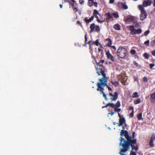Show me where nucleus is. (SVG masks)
Listing matches in <instances>:
<instances>
[{
  "label": "nucleus",
  "mask_w": 155,
  "mask_h": 155,
  "mask_svg": "<svg viewBox=\"0 0 155 155\" xmlns=\"http://www.w3.org/2000/svg\"><path fill=\"white\" fill-rule=\"evenodd\" d=\"M120 135L121 136H124L127 140H126L124 138L120 137V142L119 144L120 146H121V145L123 144L131 145L132 150H135L136 151L138 150V147L137 144V139H132V137L129 135V133L127 130H121Z\"/></svg>",
  "instance_id": "obj_1"
},
{
  "label": "nucleus",
  "mask_w": 155,
  "mask_h": 155,
  "mask_svg": "<svg viewBox=\"0 0 155 155\" xmlns=\"http://www.w3.org/2000/svg\"><path fill=\"white\" fill-rule=\"evenodd\" d=\"M104 61V60H101L98 62H96V65L95 66L96 73L99 76L102 75L103 77L102 78H104V79L107 78L105 73V68L103 64Z\"/></svg>",
  "instance_id": "obj_2"
},
{
  "label": "nucleus",
  "mask_w": 155,
  "mask_h": 155,
  "mask_svg": "<svg viewBox=\"0 0 155 155\" xmlns=\"http://www.w3.org/2000/svg\"><path fill=\"white\" fill-rule=\"evenodd\" d=\"M107 78L104 79L101 78L99 79V81L97 84V91H98L101 92L100 94H103V97L106 100H107L108 99L107 97V95L104 92V87L106 85V83L107 82Z\"/></svg>",
  "instance_id": "obj_3"
},
{
  "label": "nucleus",
  "mask_w": 155,
  "mask_h": 155,
  "mask_svg": "<svg viewBox=\"0 0 155 155\" xmlns=\"http://www.w3.org/2000/svg\"><path fill=\"white\" fill-rule=\"evenodd\" d=\"M117 54L119 58L123 59L127 55V51L125 48L120 46L117 49Z\"/></svg>",
  "instance_id": "obj_4"
},
{
  "label": "nucleus",
  "mask_w": 155,
  "mask_h": 155,
  "mask_svg": "<svg viewBox=\"0 0 155 155\" xmlns=\"http://www.w3.org/2000/svg\"><path fill=\"white\" fill-rule=\"evenodd\" d=\"M143 5H139L138 7L139 10L140 11V19L143 20L145 18V11L144 7H145V0L143 1Z\"/></svg>",
  "instance_id": "obj_5"
},
{
  "label": "nucleus",
  "mask_w": 155,
  "mask_h": 155,
  "mask_svg": "<svg viewBox=\"0 0 155 155\" xmlns=\"http://www.w3.org/2000/svg\"><path fill=\"white\" fill-rule=\"evenodd\" d=\"M106 54L108 59H110L113 62L116 61V60L115 58L110 53L109 51H107Z\"/></svg>",
  "instance_id": "obj_6"
},
{
  "label": "nucleus",
  "mask_w": 155,
  "mask_h": 155,
  "mask_svg": "<svg viewBox=\"0 0 155 155\" xmlns=\"http://www.w3.org/2000/svg\"><path fill=\"white\" fill-rule=\"evenodd\" d=\"M109 95L112 97H111L110 98V99L112 101H114L116 100V99L117 98L118 94L117 92H116L114 93V94H113L111 92H109Z\"/></svg>",
  "instance_id": "obj_7"
},
{
  "label": "nucleus",
  "mask_w": 155,
  "mask_h": 155,
  "mask_svg": "<svg viewBox=\"0 0 155 155\" xmlns=\"http://www.w3.org/2000/svg\"><path fill=\"white\" fill-rule=\"evenodd\" d=\"M118 6L119 8H122L124 9H127L128 8L127 6L126 5L125 2H119L118 3Z\"/></svg>",
  "instance_id": "obj_8"
},
{
  "label": "nucleus",
  "mask_w": 155,
  "mask_h": 155,
  "mask_svg": "<svg viewBox=\"0 0 155 155\" xmlns=\"http://www.w3.org/2000/svg\"><path fill=\"white\" fill-rule=\"evenodd\" d=\"M104 42L105 43L106 45L108 47H110L112 45V41L110 38H108L107 39H105Z\"/></svg>",
  "instance_id": "obj_9"
},
{
  "label": "nucleus",
  "mask_w": 155,
  "mask_h": 155,
  "mask_svg": "<svg viewBox=\"0 0 155 155\" xmlns=\"http://www.w3.org/2000/svg\"><path fill=\"white\" fill-rule=\"evenodd\" d=\"M155 140V134H153L150 139V141L149 143V145L152 147L154 146L153 144V141Z\"/></svg>",
  "instance_id": "obj_10"
},
{
  "label": "nucleus",
  "mask_w": 155,
  "mask_h": 155,
  "mask_svg": "<svg viewBox=\"0 0 155 155\" xmlns=\"http://www.w3.org/2000/svg\"><path fill=\"white\" fill-rule=\"evenodd\" d=\"M119 123H117L118 124L119 127L123 126L125 122V118L123 117L121 118H119Z\"/></svg>",
  "instance_id": "obj_11"
},
{
  "label": "nucleus",
  "mask_w": 155,
  "mask_h": 155,
  "mask_svg": "<svg viewBox=\"0 0 155 155\" xmlns=\"http://www.w3.org/2000/svg\"><path fill=\"white\" fill-rule=\"evenodd\" d=\"M94 18V16H91L89 19L87 17H86L84 19V21L87 24H88L93 20Z\"/></svg>",
  "instance_id": "obj_12"
},
{
  "label": "nucleus",
  "mask_w": 155,
  "mask_h": 155,
  "mask_svg": "<svg viewBox=\"0 0 155 155\" xmlns=\"http://www.w3.org/2000/svg\"><path fill=\"white\" fill-rule=\"evenodd\" d=\"M134 20V17L132 16H130L128 17L125 19V21L127 22H132Z\"/></svg>",
  "instance_id": "obj_13"
},
{
  "label": "nucleus",
  "mask_w": 155,
  "mask_h": 155,
  "mask_svg": "<svg viewBox=\"0 0 155 155\" xmlns=\"http://www.w3.org/2000/svg\"><path fill=\"white\" fill-rule=\"evenodd\" d=\"M150 101L152 103L155 102V93H153L150 95Z\"/></svg>",
  "instance_id": "obj_14"
},
{
  "label": "nucleus",
  "mask_w": 155,
  "mask_h": 155,
  "mask_svg": "<svg viewBox=\"0 0 155 155\" xmlns=\"http://www.w3.org/2000/svg\"><path fill=\"white\" fill-rule=\"evenodd\" d=\"M95 27L96 25H95L94 23H93L90 26V28L91 29V33L92 32L94 31V29H95Z\"/></svg>",
  "instance_id": "obj_15"
},
{
  "label": "nucleus",
  "mask_w": 155,
  "mask_h": 155,
  "mask_svg": "<svg viewBox=\"0 0 155 155\" xmlns=\"http://www.w3.org/2000/svg\"><path fill=\"white\" fill-rule=\"evenodd\" d=\"M105 15L107 16V17H106L107 19H110L113 18L112 14H111L109 12L106 13L105 14Z\"/></svg>",
  "instance_id": "obj_16"
},
{
  "label": "nucleus",
  "mask_w": 155,
  "mask_h": 155,
  "mask_svg": "<svg viewBox=\"0 0 155 155\" xmlns=\"http://www.w3.org/2000/svg\"><path fill=\"white\" fill-rule=\"evenodd\" d=\"M114 28L116 30H120V26L118 24H115L114 25Z\"/></svg>",
  "instance_id": "obj_17"
},
{
  "label": "nucleus",
  "mask_w": 155,
  "mask_h": 155,
  "mask_svg": "<svg viewBox=\"0 0 155 155\" xmlns=\"http://www.w3.org/2000/svg\"><path fill=\"white\" fill-rule=\"evenodd\" d=\"M114 107H119L120 106V102L119 101H117L115 104H114Z\"/></svg>",
  "instance_id": "obj_18"
},
{
  "label": "nucleus",
  "mask_w": 155,
  "mask_h": 155,
  "mask_svg": "<svg viewBox=\"0 0 155 155\" xmlns=\"http://www.w3.org/2000/svg\"><path fill=\"white\" fill-rule=\"evenodd\" d=\"M111 83L115 87H117L119 85V82L117 81H111Z\"/></svg>",
  "instance_id": "obj_19"
},
{
  "label": "nucleus",
  "mask_w": 155,
  "mask_h": 155,
  "mask_svg": "<svg viewBox=\"0 0 155 155\" xmlns=\"http://www.w3.org/2000/svg\"><path fill=\"white\" fill-rule=\"evenodd\" d=\"M152 2V1L150 0L146 1V6L150 5Z\"/></svg>",
  "instance_id": "obj_20"
},
{
  "label": "nucleus",
  "mask_w": 155,
  "mask_h": 155,
  "mask_svg": "<svg viewBox=\"0 0 155 155\" xmlns=\"http://www.w3.org/2000/svg\"><path fill=\"white\" fill-rule=\"evenodd\" d=\"M99 15L98 12L97 10L94 9V12H93V15L92 16H94L95 15Z\"/></svg>",
  "instance_id": "obj_21"
},
{
  "label": "nucleus",
  "mask_w": 155,
  "mask_h": 155,
  "mask_svg": "<svg viewBox=\"0 0 155 155\" xmlns=\"http://www.w3.org/2000/svg\"><path fill=\"white\" fill-rule=\"evenodd\" d=\"M106 106H109L112 108H114V104L113 103H108L106 105Z\"/></svg>",
  "instance_id": "obj_22"
},
{
  "label": "nucleus",
  "mask_w": 155,
  "mask_h": 155,
  "mask_svg": "<svg viewBox=\"0 0 155 155\" xmlns=\"http://www.w3.org/2000/svg\"><path fill=\"white\" fill-rule=\"evenodd\" d=\"M139 97L138 93L137 92H135L134 93L132 96L133 98H137Z\"/></svg>",
  "instance_id": "obj_23"
},
{
  "label": "nucleus",
  "mask_w": 155,
  "mask_h": 155,
  "mask_svg": "<svg viewBox=\"0 0 155 155\" xmlns=\"http://www.w3.org/2000/svg\"><path fill=\"white\" fill-rule=\"evenodd\" d=\"M112 16H113L115 18H118L119 17V16L117 13L114 12L112 13Z\"/></svg>",
  "instance_id": "obj_24"
},
{
  "label": "nucleus",
  "mask_w": 155,
  "mask_h": 155,
  "mask_svg": "<svg viewBox=\"0 0 155 155\" xmlns=\"http://www.w3.org/2000/svg\"><path fill=\"white\" fill-rule=\"evenodd\" d=\"M100 30V28L98 25H96L95 28V31L96 32H99Z\"/></svg>",
  "instance_id": "obj_25"
},
{
  "label": "nucleus",
  "mask_w": 155,
  "mask_h": 155,
  "mask_svg": "<svg viewBox=\"0 0 155 155\" xmlns=\"http://www.w3.org/2000/svg\"><path fill=\"white\" fill-rule=\"evenodd\" d=\"M93 44L97 46H98L100 43L99 42V40L97 39L95 42L93 41Z\"/></svg>",
  "instance_id": "obj_26"
},
{
  "label": "nucleus",
  "mask_w": 155,
  "mask_h": 155,
  "mask_svg": "<svg viewBox=\"0 0 155 155\" xmlns=\"http://www.w3.org/2000/svg\"><path fill=\"white\" fill-rule=\"evenodd\" d=\"M142 114L141 113H140L138 115L137 117L138 118L139 120L143 119V118L142 117Z\"/></svg>",
  "instance_id": "obj_27"
},
{
  "label": "nucleus",
  "mask_w": 155,
  "mask_h": 155,
  "mask_svg": "<svg viewBox=\"0 0 155 155\" xmlns=\"http://www.w3.org/2000/svg\"><path fill=\"white\" fill-rule=\"evenodd\" d=\"M136 53V51L134 49H131L130 51V53L132 55L135 54Z\"/></svg>",
  "instance_id": "obj_28"
},
{
  "label": "nucleus",
  "mask_w": 155,
  "mask_h": 155,
  "mask_svg": "<svg viewBox=\"0 0 155 155\" xmlns=\"http://www.w3.org/2000/svg\"><path fill=\"white\" fill-rule=\"evenodd\" d=\"M140 99H137L134 101V103L135 104H137L140 103Z\"/></svg>",
  "instance_id": "obj_29"
},
{
  "label": "nucleus",
  "mask_w": 155,
  "mask_h": 155,
  "mask_svg": "<svg viewBox=\"0 0 155 155\" xmlns=\"http://www.w3.org/2000/svg\"><path fill=\"white\" fill-rule=\"evenodd\" d=\"M117 107H114V111L115 112H117L119 113L120 111L121 110V109L120 108H118Z\"/></svg>",
  "instance_id": "obj_30"
},
{
  "label": "nucleus",
  "mask_w": 155,
  "mask_h": 155,
  "mask_svg": "<svg viewBox=\"0 0 155 155\" xmlns=\"http://www.w3.org/2000/svg\"><path fill=\"white\" fill-rule=\"evenodd\" d=\"M134 25H130L129 26V29L130 31H131L132 30H133L134 28Z\"/></svg>",
  "instance_id": "obj_31"
},
{
  "label": "nucleus",
  "mask_w": 155,
  "mask_h": 155,
  "mask_svg": "<svg viewBox=\"0 0 155 155\" xmlns=\"http://www.w3.org/2000/svg\"><path fill=\"white\" fill-rule=\"evenodd\" d=\"M136 34H139L141 33L142 30L140 28H138L137 30L136 29Z\"/></svg>",
  "instance_id": "obj_32"
},
{
  "label": "nucleus",
  "mask_w": 155,
  "mask_h": 155,
  "mask_svg": "<svg viewBox=\"0 0 155 155\" xmlns=\"http://www.w3.org/2000/svg\"><path fill=\"white\" fill-rule=\"evenodd\" d=\"M94 1H88V5L89 6H93V5Z\"/></svg>",
  "instance_id": "obj_33"
},
{
  "label": "nucleus",
  "mask_w": 155,
  "mask_h": 155,
  "mask_svg": "<svg viewBox=\"0 0 155 155\" xmlns=\"http://www.w3.org/2000/svg\"><path fill=\"white\" fill-rule=\"evenodd\" d=\"M130 33L133 35H134L136 34V29H134L133 30H132L131 31H130Z\"/></svg>",
  "instance_id": "obj_34"
},
{
  "label": "nucleus",
  "mask_w": 155,
  "mask_h": 155,
  "mask_svg": "<svg viewBox=\"0 0 155 155\" xmlns=\"http://www.w3.org/2000/svg\"><path fill=\"white\" fill-rule=\"evenodd\" d=\"M110 47V49L112 50H114V51H115L116 50V48L114 46H111V45Z\"/></svg>",
  "instance_id": "obj_35"
},
{
  "label": "nucleus",
  "mask_w": 155,
  "mask_h": 155,
  "mask_svg": "<svg viewBox=\"0 0 155 155\" xmlns=\"http://www.w3.org/2000/svg\"><path fill=\"white\" fill-rule=\"evenodd\" d=\"M85 45L87 44V34H86L85 35Z\"/></svg>",
  "instance_id": "obj_36"
},
{
  "label": "nucleus",
  "mask_w": 155,
  "mask_h": 155,
  "mask_svg": "<svg viewBox=\"0 0 155 155\" xmlns=\"http://www.w3.org/2000/svg\"><path fill=\"white\" fill-rule=\"evenodd\" d=\"M87 44H88L90 45V48H91V45L93 44V41H89Z\"/></svg>",
  "instance_id": "obj_37"
},
{
  "label": "nucleus",
  "mask_w": 155,
  "mask_h": 155,
  "mask_svg": "<svg viewBox=\"0 0 155 155\" xmlns=\"http://www.w3.org/2000/svg\"><path fill=\"white\" fill-rule=\"evenodd\" d=\"M130 155H136V153L132 150L130 152Z\"/></svg>",
  "instance_id": "obj_38"
},
{
  "label": "nucleus",
  "mask_w": 155,
  "mask_h": 155,
  "mask_svg": "<svg viewBox=\"0 0 155 155\" xmlns=\"http://www.w3.org/2000/svg\"><path fill=\"white\" fill-rule=\"evenodd\" d=\"M134 27H138V26H139V24L137 22H135V23H134Z\"/></svg>",
  "instance_id": "obj_39"
},
{
  "label": "nucleus",
  "mask_w": 155,
  "mask_h": 155,
  "mask_svg": "<svg viewBox=\"0 0 155 155\" xmlns=\"http://www.w3.org/2000/svg\"><path fill=\"white\" fill-rule=\"evenodd\" d=\"M155 65L154 64H150V68L151 69Z\"/></svg>",
  "instance_id": "obj_40"
},
{
  "label": "nucleus",
  "mask_w": 155,
  "mask_h": 155,
  "mask_svg": "<svg viewBox=\"0 0 155 155\" xmlns=\"http://www.w3.org/2000/svg\"><path fill=\"white\" fill-rule=\"evenodd\" d=\"M151 114L150 113H149V114H148L147 115V117L149 119H150L151 117Z\"/></svg>",
  "instance_id": "obj_41"
},
{
  "label": "nucleus",
  "mask_w": 155,
  "mask_h": 155,
  "mask_svg": "<svg viewBox=\"0 0 155 155\" xmlns=\"http://www.w3.org/2000/svg\"><path fill=\"white\" fill-rule=\"evenodd\" d=\"M107 83V82L106 83V84ZM106 86H107L109 91H112V88L110 87H109L107 85V84H106Z\"/></svg>",
  "instance_id": "obj_42"
},
{
  "label": "nucleus",
  "mask_w": 155,
  "mask_h": 155,
  "mask_svg": "<svg viewBox=\"0 0 155 155\" xmlns=\"http://www.w3.org/2000/svg\"><path fill=\"white\" fill-rule=\"evenodd\" d=\"M97 21L99 23H102L103 22H104L105 21L104 20L103 21H101L99 19L98 20H97Z\"/></svg>",
  "instance_id": "obj_43"
},
{
  "label": "nucleus",
  "mask_w": 155,
  "mask_h": 155,
  "mask_svg": "<svg viewBox=\"0 0 155 155\" xmlns=\"http://www.w3.org/2000/svg\"><path fill=\"white\" fill-rule=\"evenodd\" d=\"M135 132H134L132 133V139L133 138V139H134V138L135 137Z\"/></svg>",
  "instance_id": "obj_44"
},
{
  "label": "nucleus",
  "mask_w": 155,
  "mask_h": 155,
  "mask_svg": "<svg viewBox=\"0 0 155 155\" xmlns=\"http://www.w3.org/2000/svg\"><path fill=\"white\" fill-rule=\"evenodd\" d=\"M79 3L81 4H83L84 2V1L83 0H79Z\"/></svg>",
  "instance_id": "obj_45"
},
{
  "label": "nucleus",
  "mask_w": 155,
  "mask_h": 155,
  "mask_svg": "<svg viewBox=\"0 0 155 155\" xmlns=\"http://www.w3.org/2000/svg\"><path fill=\"white\" fill-rule=\"evenodd\" d=\"M114 2V0H110L109 1V3L111 4H113Z\"/></svg>",
  "instance_id": "obj_46"
},
{
  "label": "nucleus",
  "mask_w": 155,
  "mask_h": 155,
  "mask_svg": "<svg viewBox=\"0 0 155 155\" xmlns=\"http://www.w3.org/2000/svg\"><path fill=\"white\" fill-rule=\"evenodd\" d=\"M134 111H132V112L130 114V117H132L134 116Z\"/></svg>",
  "instance_id": "obj_47"
},
{
  "label": "nucleus",
  "mask_w": 155,
  "mask_h": 155,
  "mask_svg": "<svg viewBox=\"0 0 155 155\" xmlns=\"http://www.w3.org/2000/svg\"><path fill=\"white\" fill-rule=\"evenodd\" d=\"M149 42L150 41L149 40L146 41V46H149Z\"/></svg>",
  "instance_id": "obj_48"
},
{
  "label": "nucleus",
  "mask_w": 155,
  "mask_h": 155,
  "mask_svg": "<svg viewBox=\"0 0 155 155\" xmlns=\"http://www.w3.org/2000/svg\"><path fill=\"white\" fill-rule=\"evenodd\" d=\"M93 4L94 5L95 7H97V2H94Z\"/></svg>",
  "instance_id": "obj_49"
},
{
  "label": "nucleus",
  "mask_w": 155,
  "mask_h": 155,
  "mask_svg": "<svg viewBox=\"0 0 155 155\" xmlns=\"http://www.w3.org/2000/svg\"><path fill=\"white\" fill-rule=\"evenodd\" d=\"M118 116L120 118L124 117L123 115H120V113H118Z\"/></svg>",
  "instance_id": "obj_50"
},
{
  "label": "nucleus",
  "mask_w": 155,
  "mask_h": 155,
  "mask_svg": "<svg viewBox=\"0 0 155 155\" xmlns=\"http://www.w3.org/2000/svg\"><path fill=\"white\" fill-rule=\"evenodd\" d=\"M151 43L153 45H153H155V41L153 40V41H152L151 42Z\"/></svg>",
  "instance_id": "obj_51"
},
{
  "label": "nucleus",
  "mask_w": 155,
  "mask_h": 155,
  "mask_svg": "<svg viewBox=\"0 0 155 155\" xmlns=\"http://www.w3.org/2000/svg\"><path fill=\"white\" fill-rule=\"evenodd\" d=\"M73 10L75 11V12H77L78 11V9L77 8L74 7Z\"/></svg>",
  "instance_id": "obj_52"
},
{
  "label": "nucleus",
  "mask_w": 155,
  "mask_h": 155,
  "mask_svg": "<svg viewBox=\"0 0 155 155\" xmlns=\"http://www.w3.org/2000/svg\"><path fill=\"white\" fill-rule=\"evenodd\" d=\"M121 82L123 84L125 85V81L121 80Z\"/></svg>",
  "instance_id": "obj_53"
},
{
  "label": "nucleus",
  "mask_w": 155,
  "mask_h": 155,
  "mask_svg": "<svg viewBox=\"0 0 155 155\" xmlns=\"http://www.w3.org/2000/svg\"><path fill=\"white\" fill-rule=\"evenodd\" d=\"M129 110H132V111H134V107H130L129 108Z\"/></svg>",
  "instance_id": "obj_54"
},
{
  "label": "nucleus",
  "mask_w": 155,
  "mask_h": 155,
  "mask_svg": "<svg viewBox=\"0 0 155 155\" xmlns=\"http://www.w3.org/2000/svg\"><path fill=\"white\" fill-rule=\"evenodd\" d=\"M120 78L121 79V80L125 81V78H124L122 76H120Z\"/></svg>",
  "instance_id": "obj_55"
},
{
  "label": "nucleus",
  "mask_w": 155,
  "mask_h": 155,
  "mask_svg": "<svg viewBox=\"0 0 155 155\" xmlns=\"http://www.w3.org/2000/svg\"><path fill=\"white\" fill-rule=\"evenodd\" d=\"M77 23L78 24H79L80 26H82L81 23L80 21H78Z\"/></svg>",
  "instance_id": "obj_56"
},
{
  "label": "nucleus",
  "mask_w": 155,
  "mask_h": 155,
  "mask_svg": "<svg viewBox=\"0 0 155 155\" xmlns=\"http://www.w3.org/2000/svg\"><path fill=\"white\" fill-rule=\"evenodd\" d=\"M152 54L153 56H155V50H154L152 52Z\"/></svg>",
  "instance_id": "obj_57"
},
{
  "label": "nucleus",
  "mask_w": 155,
  "mask_h": 155,
  "mask_svg": "<svg viewBox=\"0 0 155 155\" xmlns=\"http://www.w3.org/2000/svg\"><path fill=\"white\" fill-rule=\"evenodd\" d=\"M150 32V31L148 30H147V31H146V36Z\"/></svg>",
  "instance_id": "obj_58"
},
{
  "label": "nucleus",
  "mask_w": 155,
  "mask_h": 155,
  "mask_svg": "<svg viewBox=\"0 0 155 155\" xmlns=\"http://www.w3.org/2000/svg\"><path fill=\"white\" fill-rule=\"evenodd\" d=\"M72 2H73V5L72 6L73 7H74V4L75 2V1L74 0H71Z\"/></svg>",
  "instance_id": "obj_59"
},
{
  "label": "nucleus",
  "mask_w": 155,
  "mask_h": 155,
  "mask_svg": "<svg viewBox=\"0 0 155 155\" xmlns=\"http://www.w3.org/2000/svg\"><path fill=\"white\" fill-rule=\"evenodd\" d=\"M149 58V55L148 54H146V59H148Z\"/></svg>",
  "instance_id": "obj_60"
},
{
  "label": "nucleus",
  "mask_w": 155,
  "mask_h": 155,
  "mask_svg": "<svg viewBox=\"0 0 155 155\" xmlns=\"http://www.w3.org/2000/svg\"><path fill=\"white\" fill-rule=\"evenodd\" d=\"M114 114L113 112H111L109 113V114H110L111 116L113 115Z\"/></svg>",
  "instance_id": "obj_61"
},
{
  "label": "nucleus",
  "mask_w": 155,
  "mask_h": 155,
  "mask_svg": "<svg viewBox=\"0 0 155 155\" xmlns=\"http://www.w3.org/2000/svg\"><path fill=\"white\" fill-rule=\"evenodd\" d=\"M95 17L97 18V20H98L99 19L97 15H95V16H94V17Z\"/></svg>",
  "instance_id": "obj_62"
},
{
  "label": "nucleus",
  "mask_w": 155,
  "mask_h": 155,
  "mask_svg": "<svg viewBox=\"0 0 155 155\" xmlns=\"http://www.w3.org/2000/svg\"><path fill=\"white\" fill-rule=\"evenodd\" d=\"M98 50L100 52H101V51H103V50L102 49L100 48H99L98 49Z\"/></svg>",
  "instance_id": "obj_63"
},
{
  "label": "nucleus",
  "mask_w": 155,
  "mask_h": 155,
  "mask_svg": "<svg viewBox=\"0 0 155 155\" xmlns=\"http://www.w3.org/2000/svg\"><path fill=\"white\" fill-rule=\"evenodd\" d=\"M99 45H100V46L101 47V48H103L102 45L100 43L99 44Z\"/></svg>",
  "instance_id": "obj_64"
}]
</instances>
